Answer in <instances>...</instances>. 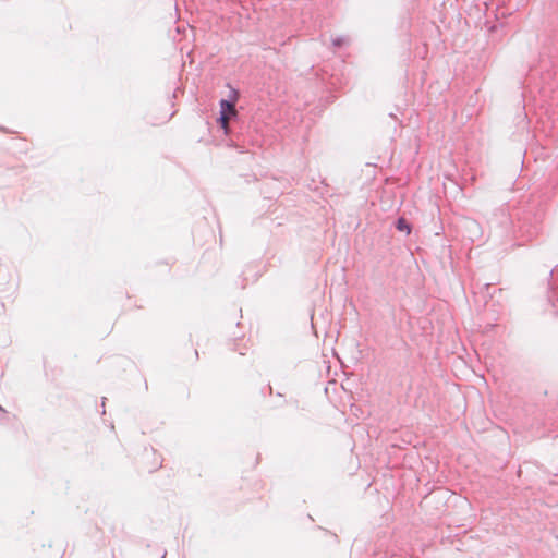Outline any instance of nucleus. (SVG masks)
Masks as SVG:
<instances>
[{"label":"nucleus","instance_id":"f257e3e1","mask_svg":"<svg viewBox=\"0 0 558 558\" xmlns=\"http://www.w3.org/2000/svg\"><path fill=\"white\" fill-rule=\"evenodd\" d=\"M235 100L229 101L226 99H222L220 101V117H219V123L221 128L223 129L225 133L229 132V121L231 118L236 117L238 111L235 109Z\"/></svg>","mask_w":558,"mask_h":558},{"label":"nucleus","instance_id":"f03ea898","mask_svg":"<svg viewBox=\"0 0 558 558\" xmlns=\"http://www.w3.org/2000/svg\"><path fill=\"white\" fill-rule=\"evenodd\" d=\"M397 229L401 232H405L407 234L411 232V227L404 218L398 219Z\"/></svg>","mask_w":558,"mask_h":558}]
</instances>
